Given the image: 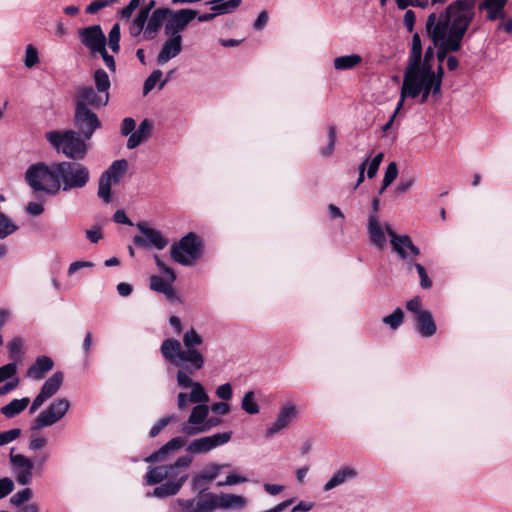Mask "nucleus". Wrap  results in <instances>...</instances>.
I'll use <instances>...</instances> for the list:
<instances>
[{"mask_svg": "<svg viewBox=\"0 0 512 512\" xmlns=\"http://www.w3.org/2000/svg\"><path fill=\"white\" fill-rule=\"evenodd\" d=\"M57 169L58 162L51 164L37 162L28 167L25 172V180L35 192L57 195L61 191Z\"/></svg>", "mask_w": 512, "mask_h": 512, "instance_id": "nucleus-6", "label": "nucleus"}, {"mask_svg": "<svg viewBox=\"0 0 512 512\" xmlns=\"http://www.w3.org/2000/svg\"><path fill=\"white\" fill-rule=\"evenodd\" d=\"M404 313L401 308H396L392 314L384 316L382 322L392 330H396L403 323Z\"/></svg>", "mask_w": 512, "mask_h": 512, "instance_id": "nucleus-44", "label": "nucleus"}, {"mask_svg": "<svg viewBox=\"0 0 512 512\" xmlns=\"http://www.w3.org/2000/svg\"><path fill=\"white\" fill-rule=\"evenodd\" d=\"M406 308L408 311L415 314V318L424 313L426 310L422 309V303L420 297H414L406 303Z\"/></svg>", "mask_w": 512, "mask_h": 512, "instance_id": "nucleus-61", "label": "nucleus"}, {"mask_svg": "<svg viewBox=\"0 0 512 512\" xmlns=\"http://www.w3.org/2000/svg\"><path fill=\"white\" fill-rule=\"evenodd\" d=\"M216 395L221 400H230L232 397V387L229 383L222 384L217 387Z\"/></svg>", "mask_w": 512, "mask_h": 512, "instance_id": "nucleus-63", "label": "nucleus"}, {"mask_svg": "<svg viewBox=\"0 0 512 512\" xmlns=\"http://www.w3.org/2000/svg\"><path fill=\"white\" fill-rule=\"evenodd\" d=\"M176 507L188 512H213L214 510L204 495L199 496L197 500L178 499L174 504V508Z\"/></svg>", "mask_w": 512, "mask_h": 512, "instance_id": "nucleus-27", "label": "nucleus"}, {"mask_svg": "<svg viewBox=\"0 0 512 512\" xmlns=\"http://www.w3.org/2000/svg\"><path fill=\"white\" fill-rule=\"evenodd\" d=\"M171 283L159 276L154 275L150 277V288L152 290L164 294L169 300H175L177 296Z\"/></svg>", "mask_w": 512, "mask_h": 512, "instance_id": "nucleus-32", "label": "nucleus"}, {"mask_svg": "<svg viewBox=\"0 0 512 512\" xmlns=\"http://www.w3.org/2000/svg\"><path fill=\"white\" fill-rule=\"evenodd\" d=\"M415 182H416V178L414 176L402 178L396 186V192L402 194V193L409 191L412 188V186L415 184Z\"/></svg>", "mask_w": 512, "mask_h": 512, "instance_id": "nucleus-62", "label": "nucleus"}, {"mask_svg": "<svg viewBox=\"0 0 512 512\" xmlns=\"http://www.w3.org/2000/svg\"><path fill=\"white\" fill-rule=\"evenodd\" d=\"M163 73L161 70H154L149 77L145 80L143 85V93L144 95H147L155 86L157 83L160 84L162 79Z\"/></svg>", "mask_w": 512, "mask_h": 512, "instance_id": "nucleus-48", "label": "nucleus"}, {"mask_svg": "<svg viewBox=\"0 0 512 512\" xmlns=\"http://www.w3.org/2000/svg\"><path fill=\"white\" fill-rule=\"evenodd\" d=\"M184 445L185 439L183 437H174L165 445H163L158 451L145 458V461L152 463L159 460H164L169 453L181 449Z\"/></svg>", "mask_w": 512, "mask_h": 512, "instance_id": "nucleus-29", "label": "nucleus"}, {"mask_svg": "<svg viewBox=\"0 0 512 512\" xmlns=\"http://www.w3.org/2000/svg\"><path fill=\"white\" fill-rule=\"evenodd\" d=\"M384 154L378 153L368 164L367 176L373 178L376 176L379 166L383 160Z\"/></svg>", "mask_w": 512, "mask_h": 512, "instance_id": "nucleus-56", "label": "nucleus"}, {"mask_svg": "<svg viewBox=\"0 0 512 512\" xmlns=\"http://www.w3.org/2000/svg\"><path fill=\"white\" fill-rule=\"evenodd\" d=\"M74 125L82 137L91 139L95 131L101 128L102 123L95 110L75 107Z\"/></svg>", "mask_w": 512, "mask_h": 512, "instance_id": "nucleus-11", "label": "nucleus"}, {"mask_svg": "<svg viewBox=\"0 0 512 512\" xmlns=\"http://www.w3.org/2000/svg\"><path fill=\"white\" fill-rule=\"evenodd\" d=\"M362 57L359 54H349L336 57L333 61L334 68L338 71L350 70L361 64Z\"/></svg>", "mask_w": 512, "mask_h": 512, "instance_id": "nucleus-35", "label": "nucleus"}, {"mask_svg": "<svg viewBox=\"0 0 512 512\" xmlns=\"http://www.w3.org/2000/svg\"><path fill=\"white\" fill-rule=\"evenodd\" d=\"M54 366L53 360L48 356H39L36 358L34 364L27 370V377L34 380H42L45 375L52 370Z\"/></svg>", "mask_w": 512, "mask_h": 512, "instance_id": "nucleus-25", "label": "nucleus"}, {"mask_svg": "<svg viewBox=\"0 0 512 512\" xmlns=\"http://www.w3.org/2000/svg\"><path fill=\"white\" fill-rule=\"evenodd\" d=\"M64 374L60 371L53 373L42 385L40 392L32 401L29 413H35L48 399L53 397L61 388Z\"/></svg>", "mask_w": 512, "mask_h": 512, "instance_id": "nucleus-13", "label": "nucleus"}, {"mask_svg": "<svg viewBox=\"0 0 512 512\" xmlns=\"http://www.w3.org/2000/svg\"><path fill=\"white\" fill-rule=\"evenodd\" d=\"M387 227H391L390 224H382L380 222L378 214L371 213L367 219V235L370 244L376 249L382 251L387 245Z\"/></svg>", "mask_w": 512, "mask_h": 512, "instance_id": "nucleus-16", "label": "nucleus"}, {"mask_svg": "<svg viewBox=\"0 0 512 512\" xmlns=\"http://www.w3.org/2000/svg\"><path fill=\"white\" fill-rule=\"evenodd\" d=\"M248 479L244 476H240V475H237V474H229L225 480L223 481H219L217 483V486L219 487H222V486H233V485H236V484H240V483H245L247 482Z\"/></svg>", "mask_w": 512, "mask_h": 512, "instance_id": "nucleus-60", "label": "nucleus"}, {"mask_svg": "<svg viewBox=\"0 0 512 512\" xmlns=\"http://www.w3.org/2000/svg\"><path fill=\"white\" fill-rule=\"evenodd\" d=\"M508 0H483L479 6L480 10L486 11V18L489 21H495L497 19H505V6Z\"/></svg>", "mask_w": 512, "mask_h": 512, "instance_id": "nucleus-24", "label": "nucleus"}, {"mask_svg": "<svg viewBox=\"0 0 512 512\" xmlns=\"http://www.w3.org/2000/svg\"><path fill=\"white\" fill-rule=\"evenodd\" d=\"M476 0H456L440 15L431 13L426 30H434L437 38L447 37L448 48L460 50L462 40L475 17Z\"/></svg>", "mask_w": 512, "mask_h": 512, "instance_id": "nucleus-2", "label": "nucleus"}, {"mask_svg": "<svg viewBox=\"0 0 512 512\" xmlns=\"http://www.w3.org/2000/svg\"><path fill=\"white\" fill-rule=\"evenodd\" d=\"M169 13H171L169 8H158L152 12L150 17L148 16L144 30L145 39L151 40L156 36L164 21H167Z\"/></svg>", "mask_w": 512, "mask_h": 512, "instance_id": "nucleus-22", "label": "nucleus"}, {"mask_svg": "<svg viewBox=\"0 0 512 512\" xmlns=\"http://www.w3.org/2000/svg\"><path fill=\"white\" fill-rule=\"evenodd\" d=\"M297 409L294 404L288 403L284 405L278 415L276 420L270 424V426L266 429L265 436L266 438H271L274 435L280 433L282 430L289 427V425L296 418Z\"/></svg>", "mask_w": 512, "mask_h": 512, "instance_id": "nucleus-20", "label": "nucleus"}, {"mask_svg": "<svg viewBox=\"0 0 512 512\" xmlns=\"http://www.w3.org/2000/svg\"><path fill=\"white\" fill-rule=\"evenodd\" d=\"M241 408L250 415L259 413L260 407L253 391H248L244 394L241 401Z\"/></svg>", "mask_w": 512, "mask_h": 512, "instance_id": "nucleus-42", "label": "nucleus"}, {"mask_svg": "<svg viewBox=\"0 0 512 512\" xmlns=\"http://www.w3.org/2000/svg\"><path fill=\"white\" fill-rule=\"evenodd\" d=\"M33 496V491L31 488H24L18 492H16L11 498L10 503L14 506H21L25 502H28Z\"/></svg>", "mask_w": 512, "mask_h": 512, "instance_id": "nucleus-47", "label": "nucleus"}, {"mask_svg": "<svg viewBox=\"0 0 512 512\" xmlns=\"http://www.w3.org/2000/svg\"><path fill=\"white\" fill-rule=\"evenodd\" d=\"M153 129V122L144 119L136 131H134L127 141V148L128 149H135L138 147L142 142L146 141L152 132Z\"/></svg>", "mask_w": 512, "mask_h": 512, "instance_id": "nucleus-28", "label": "nucleus"}, {"mask_svg": "<svg viewBox=\"0 0 512 512\" xmlns=\"http://www.w3.org/2000/svg\"><path fill=\"white\" fill-rule=\"evenodd\" d=\"M86 237L91 243H98L103 235H102V229L99 226H94L90 229L86 230Z\"/></svg>", "mask_w": 512, "mask_h": 512, "instance_id": "nucleus-64", "label": "nucleus"}, {"mask_svg": "<svg viewBox=\"0 0 512 512\" xmlns=\"http://www.w3.org/2000/svg\"><path fill=\"white\" fill-rule=\"evenodd\" d=\"M358 476V471L351 466H342L338 469L332 477L324 484L323 491L328 492L346 482L355 479Z\"/></svg>", "mask_w": 512, "mask_h": 512, "instance_id": "nucleus-23", "label": "nucleus"}, {"mask_svg": "<svg viewBox=\"0 0 512 512\" xmlns=\"http://www.w3.org/2000/svg\"><path fill=\"white\" fill-rule=\"evenodd\" d=\"M417 331L423 337H431L436 333V324L433 320L432 314L427 310L421 313L416 318Z\"/></svg>", "mask_w": 512, "mask_h": 512, "instance_id": "nucleus-30", "label": "nucleus"}, {"mask_svg": "<svg viewBox=\"0 0 512 512\" xmlns=\"http://www.w3.org/2000/svg\"><path fill=\"white\" fill-rule=\"evenodd\" d=\"M206 499L209 501L213 509L219 508L224 510H241L246 507L247 499L242 495L236 494H204Z\"/></svg>", "mask_w": 512, "mask_h": 512, "instance_id": "nucleus-19", "label": "nucleus"}, {"mask_svg": "<svg viewBox=\"0 0 512 512\" xmlns=\"http://www.w3.org/2000/svg\"><path fill=\"white\" fill-rule=\"evenodd\" d=\"M172 259L184 266H191L202 254V241L195 233H188L171 246Z\"/></svg>", "mask_w": 512, "mask_h": 512, "instance_id": "nucleus-8", "label": "nucleus"}, {"mask_svg": "<svg viewBox=\"0 0 512 512\" xmlns=\"http://www.w3.org/2000/svg\"><path fill=\"white\" fill-rule=\"evenodd\" d=\"M23 345H24V342H23L22 338H20V337L13 338L7 344L9 356L12 360L17 361V360L21 359Z\"/></svg>", "mask_w": 512, "mask_h": 512, "instance_id": "nucleus-45", "label": "nucleus"}, {"mask_svg": "<svg viewBox=\"0 0 512 512\" xmlns=\"http://www.w3.org/2000/svg\"><path fill=\"white\" fill-rule=\"evenodd\" d=\"M21 434V430L19 428H13L4 432H0V446L11 443L15 439H17Z\"/></svg>", "mask_w": 512, "mask_h": 512, "instance_id": "nucleus-53", "label": "nucleus"}, {"mask_svg": "<svg viewBox=\"0 0 512 512\" xmlns=\"http://www.w3.org/2000/svg\"><path fill=\"white\" fill-rule=\"evenodd\" d=\"M196 16L197 12L190 8H183L176 11L171 10L164 28L165 35L182 37L181 32L186 29Z\"/></svg>", "mask_w": 512, "mask_h": 512, "instance_id": "nucleus-12", "label": "nucleus"}, {"mask_svg": "<svg viewBox=\"0 0 512 512\" xmlns=\"http://www.w3.org/2000/svg\"><path fill=\"white\" fill-rule=\"evenodd\" d=\"M398 168L395 162H391L385 171L383 182L384 188H387L397 178Z\"/></svg>", "mask_w": 512, "mask_h": 512, "instance_id": "nucleus-52", "label": "nucleus"}, {"mask_svg": "<svg viewBox=\"0 0 512 512\" xmlns=\"http://www.w3.org/2000/svg\"><path fill=\"white\" fill-rule=\"evenodd\" d=\"M29 402L30 400L27 397L13 399L10 403L1 408V413L8 418L15 417L27 408Z\"/></svg>", "mask_w": 512, "mask_h": 512, "instance_id": "nucleus-36", "label": "nucleus"}, {"mask_svg": "<svg viewBox=\"0 0 512 512\" xmlns=\"http://www.w3.org/2000/svg\"><path fill=\"white\" fill-rule=\"evenodd\" d=\"M39 62L38 51L33 45H28L25 51L24 64L27 68H32Z\"/></svg>", "mask_w": 512, "mask_h": 512, "instance_id": "nucleus-51", "label": "nucleus"}, {"mask_svg": "<svg viewBox=\"0 0 512 512\" xmlns=\"http://www.w3.org/2000/svg\"><path fill=\"white\" fill-rule=\"evenodd\" d=\"M4 201V197L0 195V202ZM11 218L0 211V239H5L18 230Z\"/></svg>", "mask_w": 512, "mask_h": 512, "instance_id": "nucleus-38", "label": "nucleus"}, {"mask_svg": "<svg viewBox=\"0 0 512 512\" xmlns=\"http://www.w3.org/2000/svg\"><path fill=\"white\" fill-rule=\"evenodd\" d=\"M182 52V37L168 36L157 56L158 65H164Z\"/></svg>", "mask_w": 512, "mask_h": 512, "instance_id": "nucleus-21", "label": "nucleus"}, {"mask_svg": "<svg viewBox=\"0 0 512 512\" xmlns=\"http://www.w3.org/2000/svg\"><path fill=\"white\" fill-rule=\"evenodd\" d=\"M141 236H135L133 242L138 247L151 248L154 247L158 250L164 249L168 245V239L163 236L161 231L147 227L143 223L137 224Z\"/></svg>", "mask_w": 512, "mask_h": 512, "instance_id": "nucleus-15", "label": "nucleus"}, {"mask_svg": "<svg viewBox=\"0 0 512 512\" xmlns=\"http://www.w3.org/2000/svg\"><path fill=\"white\" fill-rule=\"evenodd\" d=\"M127 168L128 163L125 159L115 160L102 175L108 174V179L111 180L114 185H117L126 173Z\"/></svg>", "mask_w": 512, "mask_h": 512, "instance_id": "nucleus-34", "label": "nucleus"}, {"mask_svg": "<svg viewBox=\"0 0 512 512\" xmlns=\"http://www.w3.org/2000/svg\"><path fill=\"white\" fill-rule=\"evenodd\" d=\"M70 409L67 398H57L42 410L32 421L31 430L38 431L58 423Z\"/></svg>", "mask_w": 512, "mask_h": 512, "instance_id": "nucleus-9", "label": "nucleus"}, {"mask_svg": "<svg viewBox=\"0 0 512 512\" xmlns=\"http://www.w3.org/2000/svg\"><path fill=\"white\" fill-rule=\"evenodd\" d=\"M165 479H167L166 466H156L150 468L144 477L146 485H155L161 483Z\"/></svg>", "mask_w": 512, "mask_h": 512, "instance_id": "nucleus-39", "label": "nucleus"}, {"mask_svg": "<svg viewBox=\"0 0 512 512\" xmlns=\"http://www.w3.org/2000/svg\"><path fill=\"white\" fill-rule=\"evenodd\" d=\"M47 443L48 440L45 437L39 435H32L29 440L28 447L31 451H38L43 449L47 445Z\"/></svg>", "mask_w": 512, "mask_h": 512, "instance_id": "nucleus-58", "label": "nucleus"}, {"mask_svg": "<svg viewBox=\"0 0 512 512\" xmlns=\"http://www.w3.org/2000/svg\"><path fill=\"white\" fill-rule=\"evenodd\" d=\"M187 481V476H182L177 481H167L164 484L156 487L152 492L146 494L147 497L165 498L176 495L183 484Z\"/></svg>", "mask_w": 512, "mask_h": 512, "instance_id": "nucleus-26", "label": "nucleus"}, {"mask_svg": "<svg viewBox=\"0 0 512 512\" xmlns=\"http://www.w3.org/2000/svg\"><path fill=\"white\" fill-rule=\"evenodd\" d=\"M215 16L233 12L241 4V0H211L207 2Z\"/></svg>", "mask_w": 512, "mask_h": 512, "instance_id": "nucleus-33", "label": "nucleus"}, {"mask_svg": "<svg viewBox=\"0 0 512 512\" xmlns=\"http://www.w3.org/2000/svg\"><path fill=\"white\" fill-rule=\"evenodd\" d=\"M232 432L215 433L194 439L187 446V452L191 454H205L211 450L226 444L231 439Z\"/></svg>", "mask_w": 512, "mask_h": 512, "instance_id": "nucleus-14", "label": "nucleus"}, {"mask_svg": "<svg viewBox=\"0 0 512 512\" xmlns=\"http://www.w3.org/2000/svg\"><path fill=\"white\" fill-rule=\"evenodd\" d=\"M336 143V127L329 126L328 127V144L326 147L321 148L319 153L323 157H329L333 154Z\"/></svg>", "mask_w": 512, "mask_h": 512, "instance_id": "nucleus-46", "label": "nucleus"}, {"mask_svg": "<svg viewBox=\"0 0 512 512\" xmlns=\"http://www.w3.org/2000/svg\"><path fill=\"white\" fill-rule=\"evenodd\" d=\"M58 176L61 191L69 192L86 187L90 181L89 168L79 161L58 162Z\"/></svg>", "mask_w": 512, "mask_h": 512, "instance_id": "nucleus-7", "label": "nucleus"}, {"mask_svg": "<svg viewBox=\"0 0 512 512\" xmlns=\"http://www.w3.org/2000/svg\"><path fill=\"white\" fill-rule=\"evenodd\" d=\"M426 31H427V34L433 40L434 45L438 47L437 58H438L439 62H442L444 60L447 53L458 51V50H452V49L448 48L446 36H444L443 39L442 38L440 39V38H437V35L434 30H426Z\"/></svg>", "mask_w": 512, "mask_h": 512, "instance_id": "nucleus-40", "label": "nucleus"}, {"mask_svg": "<svg viewBox=\"0 0 512 512\" xmlns=\"http://www.w3.org/2000/svg\"><path fill=\"white\" fill-rule=\"evenodd\" d=\"M17 373V365L15 362L8 363L0 367V382L14 377Z\"/></svg>", "mask_w": 512, "mask_h": 512, "instance_id": "nucleus-54", "label": "nucleus"}, {"mask_svg": "<svg viewBox=\"0 0 512 512\" xmlns=\"http://www.w3.org/2000/svg\"><path fill=\"white\" fill-rule=\"evenodd\" d=\"M422 58V44L420 36L415 33L412 36V42H411V53L409 56L408 64L416 65L421 63Z\"/></svg>", "mask_w": 512, "mask_h": 512, "instance_id": "nucleus-43", "label": "nucleus"}, {"mask_svg": "<svg viewBox=\"0 0 512 512\" xmlns=\"http://www.w3.org/2000/svg\"><path fill=\"white\" fill-rule=\"evenodd\" d=\"M440 93V79L434 76V70L427 64H408L404 73L400 91V99L396 106L399 112L406 98L420 96V103H425L430 94L436 96Z\"/></svg>", "mask_w": 512, "mask_h": 512, "instance_id": "nucleus-3", "label": "nucleus"}, {"mask_svg": "<svg viewBox=\"0 0 512 512\" xmlns=\"http://www.w3.org/2000/svg\"><path fill=\"white\" fill-rule=\"evenodd\" d=\"M10 462L17 483L23 486L30 484L33 478L34 462L23 454H14L13 450L10 452Z\"/></svg>", "mask_w": 512, "mask_h": 512, "instance_id": "nucleus-17", "label": "nucleus"}, {"mask_svg": "<svg viewBox=\"0 0 512 512\" xmlns=\"http://www.w3.org/2000/svg\"><path fill=\"white\" fill-rule=\"evenodd\" d=\"M95 87L79 86L75 92V107L98 110L105 107L110 98L111 86L108 74L103 69H97L93 75Z\"/></svg>", "mask_w": 512, "mask_h": 512, "instance_id": "nucleus-4", "label": "nucleus"}, {"mask_svg": "<svg viewBox=\"0 0 512 512\" xmlns=\"http://www.w3.org/2000/svg\"><path fill=\"white\" fill-rule=\"evenodd\" d=\"M395 2L397 7L401 10L406 9L409 6L426 8L429 4V0H395Z\"/></svg>", "mask_w": 512, "mask_h": 512, "instance_id": "nucleus-57", "label": "nucleus"}, {"mask_svg": "<svg viewBox=\"0 0 512 512\" xmlns=\"http://www.w3.org/2000/svg\"><path fill=\"white\" fill-rule=\"evenodd\" d=\"M227 466V464H211L207 466L200 474L203 476L206 482L212 481L219 475L221 469Z\"/></svg>", "mask_w": 512, "mask_h": 512, "instance_id": "nucleus-50", "label": "nucleus"}, {"mask_svg": "<svg viewBox=\"0 0 512 512\" xmlns=\"http://www.w3.org/2000/svg\"><path fill=\"white\" fill-rule=\"evenodd\" d=\"M120 26L114 24L108 35V45L114 53H118L120 50Z\"/></svg>", "mask_w": 512, "mask_h": 512, "instance_id": "nucleus-49", "label": "nucleus"}, {"mask_svg": "<svg viewBox=\"0 0 512 512\" xmlns=\"http://www.w3.org/2000/svg\"><path fill=\"white\" fill-rule=\"evenodd\" d=\"M387 234L393 252L406 264L407 270L411 272L415 263L413 259L420 255V249L413 243L409 235H399L392 227H387Z\"/></svg>", "mask_w": 512, "mask_h": 512, "instance_id": "nucleus-10", "label": "nucleus"}, {"mask_svg": "<svg viewBox=\"0 0 512 512\" xmlns=\"http://www.w3.org/2000/svg\"><path fill=\"white\" fill-rule=\"evenodd\" d=\"M107 176L108 174L100 176L97 194L98 197L105 203H110L112 201L111 187L114 185V183L109 180Z\"/></svg>", "mask_w": 512, "mask_h": 512, "instance_id": "nucleus-41", "label": "nucleus"}, {"mask_svg": "<svg viewBox=\"0 0 512 512\" xmlns=\"http://www.w3.org/2000/svg\"><path fill=\"white\" fill-rule=\"evenodd\" d=\"M82 44L91 52L104 50L106 37L99 25H92L78 31Z\"/></svg>", "mask_w": 512, "mask_h": 512, "instance_id": "nucleus-18", "label": "nucleus"}, {"mask_svg": "<svg viewBox=\"0 0 512 512\" xmlns=\"http://www.w3.org/2000/svg\"><path fill=\"white\" fill-rule=\"evenodd\" d=\"M413 268H415L417 270V273L419 275L420 286L423 289L430 288L432 286V281L429 279L428 274H427L425 268L421 264H419V263H414L413 264Z\"/></svg>", "mask_w": 512, "mask_h": 512, "instance_id": "nucleus-55", "label": "nucleus"}, {"mask_svg": "<svg viewBox=\"0 0 512 512\" xmlns=\"http://www.w3.org/2000/svg\"><path fill=\"white\" fill-rule=\"evenodd\" d=\"M192 463V458L189 456L179 457L173 464L167 465V479L169 481H177L182 476L189 477L188 473L181 472L180 468H187Z\"/></svg>", "mask_w": 512, "mask_h": 512, "instance_id": "nucleus-31", "label": "nucleus"}, {"mask_svg": "<svg viewBox=\"0 0 512 512\" xmlns=\"http://www.w3.org/2000/svg\"><path fill=\"white\" fill-rule=\"evenodd\" d=\"M45 138L57 153L73 161L83 160L89 150V139H85L75 130H51L45 133Z\"/></svg>", "mask_w": 512, "mask_h": 512, "instance_id": "nucleus-5", "label": "nucleus"}, {"mask_svg": "<svg viewBox=\"0 0 512 512\" xmlns=\"http://www.w3.org/2000/svg\"><path fill=\"white\" fill-rule=\"evenodd\" d=\"M173 416H165L159 419L151 428L149 434L150 437L157 436L162 429H164L171 421H173Z\"/></svg>", "mask_w": 512, "mask_h": 512, "instance_id": "nucleus-59", "label": "nucleus"}, {"mask_svg": "<svg viewBox=\"0 0 512 512\" xmlns=\"http://www.w3.org/2000/svg\"><path fill=\"white\" fill-rule=\"evenodd\" d=\"M149 12L150 8H142L133 20L129 29L130 34L133 37L140 35L141 32L145 30V24L148 19Z\"/></svg>", "mask_w": 512, "mask_h": 512, "instance_id": "nucleus-37", "label": "nucleus"}, {"mask_svg": "<svg viewBox=\"0 0 512 512\" xmlns=\"http://www.w3.org/2000/svg\"><path fill=\"white\" fill-rule=\"evenodd\" d=\"M203 342V337L194 328H190L183 334L182 344L177 339L168 338L160 347L163 358L178 367L176 382L181 390L177 394L178 410L185 411L191 404L195 405L187 423L182 427V432L188 437L209 431V425L205 426V421L210 411V397L202 383L192 378L205 365V357L199 349Z\"/></svg>", "mask_w": 512, "mask_h": 512, "instance_id": "nucleus-1", "label": "nucleus"}]
</instances>
